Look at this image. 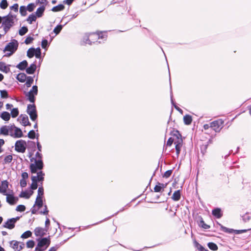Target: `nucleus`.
Instances as JSON below:
<instances>
[{"label":"nucleus","mask_w":251,"mask_h":251,"mask_svg":"<svg viewBox=\"0 0 251 251\" xmlns=\"http://www.w3.org/2000/svg\"><path fill=\"white\" fill-rule=\"evenodd\" d=\"M107 36L105 35V33H92L89 34H86L83 38V41L81 44L82 45L89 44L91 45L92 43H95L97 42L98 40L106 39Z\"/></svg>","instance_id":"obj_1"},{"label":"nucleus","mask_w":251,"mask_h":251,"mask_svg":"<svg viewBox=\"0 0 251 251\" xmlns=\"http://www.w3.org/2000/svg\"><path fill=\"white\" fill-rule=\"evenodd\" d=\"M40 151H38L36 153V159L32 158L31 161L34 160V162L30 165L29 168L32 174H35L38 171H41L43 168V162L42 160V155L40 153Z\"/></svg>","instance_id":"obj_2"},{"label":"nucleus","mask_w":251,"mask_h":251,"mask_svg":"<svg viewBox=\"0 0 251 251\" xmlns=\"http://www.w3.org/2000/svg\"><path fill=\"white\" fill-rule=\"evenodd\" d=\"M16 17L15 16L9 14L6 16L2 17L3 21L2 22V26H3L4 31V34H6L14 25V19Z\"/></svg>","instance_id":"obj_3"},{"label":"nucleus","mask_w":251,"mask_h":251,"mask_svg":"<svg viewBox=\"0 0 251 251\" xmlns=\"http://www.w3.org/2000/svg\"><path fill=\"white\" fill-rule=\"evenodd\" d=\"M36 173V176H32L31 177L32 183L30 187L32 190L36 189L38 187L37 182L43 181L44 179L45 174L42 171H38Z\"/></svg>","instance_id":"obj_4"},{"label":"nucleus","mask_w":251,"mask_h":251,"mask_svg":"<svg viewBox=\"0 0 251 251\" xmlns=\"http://www.w3.org/2000/svg\"><path fill=\"white\" fill-rule=\"evenodd\" d=\"M50 238H43L38 240V244L35 249V251H44L50 246Z\"/></svg>","instance_id":"obj_5"},{"label":"nucleus","mask_w":251,"mask_h":251,"mask_svg":"<svg viewBox=\"0 0 251 251\" xmlns=\"http://www.w3.org/2000/svg\"><path fill=\"white\" fill-rule=\"evenodd\" d=\"M18 42L16 40H13L11 42L9 43L5 47L3 51H10V53H7L5 56H10L13 53H14L18 49Z\"/></svg>","instance_id":"obj_6"},{"label":"nucleus","mask_w":251,"mask_h":251,"mask_svg":"<svg viewBox=\"0 0 251 251\" xmlns=\"http://www.w3.org/2000/svg\"><path fill=\"white\" fill-rule=\"evenodd\" d=\"M38 94V87L36 85L32 86L31 89L25 93V96L27 98V100L32 103H34L35 100V96Z\"/></svg>","instance_id":"obj_7"},{"label":"nucleus","mask_w":251,"mask_h":251,"mask_svg":"<svg viewBox=\"0 0 251 251\" xmlns=\"http://www.w3.org/2000/svg\"><path fill=\"white\" fill-rule=\"evenodd\" d=\"M27 113L31 120L35 121L37 118L36 107L34 104H28L27 107Z\"/></svg>","instance_id":"obj_8"},{"label":"nucleus","mask_w":251,"mask_h":251,"mask_svg":"<svg viewBox=\"0 0 251 251\" xmlns=\"http://www.w3.org/2000/svg\"><path fill=\"white\" fill-rule=\"evenodd\" d=\"M15 150L19 152L24 153L26 150V143L23 140H20L16 142L15 144Z\"/></svg>","instance_id":"obj_9"},{"label":"nucleus","mask_w":251,"mask_h":251,"mask_svg":"<svg viewBox=\"0 0 251 251\" xmlns=\"http://www.w3.org/2000/svg\"><path fill=\"white\" fill-rule=\"evenodd\" d=\"M9 246L14 251H21L24 248L25 244L23 242L12 240L9 242Z\"/></svg>","instance_id":"obj_10"},{"label":"nucleus","mask_w":251,"mask_h":251,"mask_svg":"<svg viewBox=\"0 0 251 251\" xmlns=\"http://www.w3.org/2000/svg\"><path fill=\"white\" fill-rule=\"evenodd\" d=\"M224 121L222 119L213 121L210 123L211 127L216 132H219L223 127Z\"/></svg>","instance_id":"obj_11"},{"label":"nucleus","mask_w":251,"mask_h":251,"mask_svg":"<svg viewBox=\"0 0 251 251\" xmlns=\"http://www.w3.org/2000/svg\"><path fill=\"white\" fill-rule=\"evenodd\" d=\"M13 128H15L13 133H9V135L11 137L18 138L23 136V134L21 129L16 126H13Z\"/></svg>","instance_id":"obj_12"},{"label":"nucleus","mask_w":251,"mask_h":251,"mask_svg":"<svg viewBox=\"0 0 251 251\" xmlns=\"http://www.w3.org/2000/svg\"><path fill=\"white\" fill-rule=\"evenodd\" d=\"M47 231V229L37 227L34 229V234L37 237H42L46 234Z\"/></svg>","instance_id":"obj_13"},{"label":"nucleus","mask_w":251,"mask_h":251,"mask_svg":"<svg viewBox=\"0 0 251 251\" xmlns=\"http://www.w3.org/2000/svg\"><path fill=\"white\" fill-rule=\"evenodd\" d=\"M8 187V182L7 180L1 182V187L0 186V193L3 195H6V191Z\"/></svg>","instance_id":"obj_14"},{"label":"nucleus","mask_w":251,"mask_h":251,"mask_svg":"<svg viewBox=\"0 0 251 251\" xmlns=\"http://www.w3.org/2000/svg\"><path fill=\"white\" fill-rule=\"evenodd\" d=\"M6 201L9 204L13 205L16 203L18 200L17 198H15L13 195L7 194L6 193Z\"/></svg>","instance_id":"obj_15"},{"label":"nucleus","mask_w":251,"mask_h":251,"mask_svg":"<svg viewBox=\"0 0 251 251\" xmlns=\"http://www.w3.org/2000/svg\"><path fill=\"white\" fill-rule=\"evenodd\" d=\"M166 186V184L158 182L154 188V191L155 192H160L164 191V188Z\"/></svg>","instance_id":"obj_16"},{"label":"nucleus","mask_w":251,"mask_h":251,"mask_svg":"<svg viewBox=\"0 0 251 251\" xmlns=\"http://www.w3.org/2000/svg\"><path fill=\"white\" fill-rule=\"evenodd\" d=\"M15 223L11 219H8L3 225V227L10 229H13L15 227Z\"/></svg>","instance_id":"obj_17"},{"label":"nucleus","mask_w":251,"mask_h":251,"mask_svg":"<svg viewBox=\"0 0 251 251\" xmlns=\"http://www.w3.org/2000/svg\"><path fill=\"white\" fill-rule=\"evenodd\" d=\"M20 118L21 121V123L24 126H26L28 125H30V123L29 122L28 118L26 115L22 116L21 115L20 117Z\"/></svg>","instance_id":"obj_18"},{"label":"nucleus","mask_w":251,"mask_h":251,"mask_svg":"<svg viewBox=\"0 0 251 251\" xmlns=\"http://www.w3.org/2000/svg\"><path fill=\"white\" fill-rule=\"evenodd\" d=\"M9 127L8 126H3L0 128V134L3 135H9Z\"/></svg>","instance_id":"obj_19"},{"label":"nucleus","mask_w":251,"mask_h":251,"mask_svg":"<svg viewBox=\"0 0 251 251\" xmlns=\"http://www.w3.org/2000/svg\"><path fill=\"white\" fill-rule=\"evenodd\" d=\"M36 69V65L34 63H32L30 66L26 68V72L28 74H33Z\"/></svg>","instance_id":"obj_20"},{"label":"nucleus","mask_w":251,"mask_h":251,"mask_svg":"<svg viewBox=\"0 0 251 251\" xmlns=\"http://www.w3.org/2000/svg\"><path fill=\"white\" fill-rule=\"evenodd\" d=\"M45 10V6L44 5H42V6L39 7L36 11V16L38 18L41 17Z\"/></svg>","instance_id":"obj_21"},{"label":"nucleus","mask_w":251,"mask_h":251,"mask_svg":"<svg viewBox=\"0 0 251 251\" xmlns=\"http://www.w3.org/2000/svg\"><path fill=\"white\" fill-rule=\"evenodd\" d=\"M27 65V62L26 60H24L18 64L16 67L21 70H24L26 68Z\"/></svg>","instance_id":"obj_22"},{"label":"nucleus","mask_w":251,"mask_h":251,"mask_svg":"<svg viewBox=\"0 0 251 251\" xmlns=\"http://www.w3.org/2000/svg\"><path fill=\"white\" fill-rule=\"evenodd\" d=\"M212 214L217 218H220L222 214L221 209L219 208H215L212 210Z\"/></svg>","instance_id":"obj_23"},{"label":"nucleus","mask_w":251,"mask_h":251,"mask_svg":"<svg viewBox=\"0 0 251 251\" xmlns=\"http://www.w3.org/2000/svg\"><path fill=\"white\" fill-rule=\"evenodd\" d=\"M172 199L175 201H178L180 199V190L176 191L172 197Z\"/></svg>","instance_id":"obj_24"},{"label":"nucleus","mask_w":251,"mask_h":251,"mask_svg":"<svg viewBox=\"0 0 251 251\" xmlns=\"http://www.w3.org/2000/svg\"><path fill=\"white\" fill-rule=\"evenodd\" d=\"M27 78V76L24 73H20L17 76V79L21 82H24Z\"/></svg>","instance_id":"obj_25"},{"label":"nucleus","mask_w":251,"mask_h":251,"mask_svg":"<svg viewBox=\"0 0 251 251\" xmlns=\"http://www.w3.org/2000/svg\"><path fill=\"white\" fill-rule=\"evenodd\" d=\"M184 123L186 125H189L191 124L192 121V117L189 115H186L183 117Z\"/></svg>","instance_id":"obj_26"},{"label":"nucleus","mask_w":251,"mask_h":251,"mask_svg":"<svg viewBox=\"0 0 251 251\" xmlns=\"http://www.w3.org/2000/svg\"><path fill=\"white\" fill-rule=\"evenodd\" d=\"M0 117L4 121H8L10 118V115L8 112H3L0 115Z\"/></svg>","instance_id":"obj_27"},{"label":"nucleus","mask_w":251,"mask_h":251,"mask_svg":"<svg viewBox=\"0 0 251 251\" xmlns=\"http://www.w3.org/2000/svg\"><path fill=\"white\" fill-rule=\"evenodd\" d=\"M35 205H37L38 206V209H39L43 206L42 198H36L34 207H35Z\"/></svg>","instance_id":"obj_28"},{"label":"nucleus","mask_w":251,"mask_h":251,"mask_svg":"<svg viewBox=\"0 0 251 251\" xmlns=\"http://www.w3.org/2000/svg\"><path fill=\"white\" fill-rule=\"evenodd\" d=\"M65 8V6L63 4H59L56 6L53 7L51 10L53 12H58L63 10Z\"/></svg>","instance_id":"obj_29"},{"label":"nucleus","mask_w":251,"mask_h":251,"mask_svg":"<svg viewBox=\"0 0 251 251\" xmlns=\"http://www.w3.org/2000/svg\"><path fill=\"white\" fill-rule=\"evenodd\" d=\"M0 70L2 72L7 73L9 71L8 68L3 62H0Z\"/></svg>","instance_id":"obj_30"},{"label":"nucleus","mask_w":251,"mask_h":251,"mask_svg":"<svg viewBox=\"0 0 251 251\" xmlns=\"http://www.w3.org/2000/svg\"><path fill=\"white\" fill-rule=\"evenodd\" d=\"M37 19V16L33 14H30L27 19V21L29 24H31L33 22H35Z\"/></svg>","instance_id":"obj_31"},{"label":"nucleus","mask_w":251,"mask_h":251,"mask_svg":"<svg viewBox=\"0 0 251 251\" xmlns=\"http://www.w3.org/2000/svg\"><path fill=\"white\" fill-rule=\"evenodd\" d=\"M33 82V78L31 76H27L26 79L25 85L27 87H30Z\"/></svg>","instance_id":"obj_32"},{"label":"nucleus","mask_w":251,"mask_h":251,"mask_svg":"<svg viewBox=\"0 0 251 251\" xmlns=\"http://www.w3.org/2000/svg\"><path fill=\"white\" fill-rule=\"evenodd\" d=\"M35 49L34 48H30L27 51V56L29 58H32L34 55Z\"/></svg>","instance_id":"obj_33"},{"label":"nucleus","mask_w":251,"mask_h":251,"mask_svg":"<svg viewBox=\"0 0 251 251\" xmlns=\"http://www.w3.org/2000/svg\"><path fill=\"white\" fill-rule=\"evenodd\" d=\"M32 235V232L29 231H26L24 233H23L21 236V237L23 239H26L30 237H31Z\"/></svg>","instance_id":"obj_34"},{"label":"nucleus","mask_w":251,"mask_h":251,"mask_svg":"<svg viewBox=\"0 0 251 251\" xmlns=\"http://www.w3.org/2000/svg\"><path fill=\"white\" fill-rule=\"evenodd\" d=\"M27 9L25 6H21L20 7V13L22 16H25L27 14Z\"/></svg>","instance_id":"obj_35"},{"label":"nucleus","mask_w":251,"mask_h":251,"mask_svg":"<svg viewBox=\"0 0 251 251\" xmlns=\"http://www.w3.org/2000/svg\"><path fill=\"white\" fill-rule=\"evenodd\" d=\"M208 247L212 251H216L218 249L217 245L214 243L210 242L208 244Z\"/></svg>","instance_id":"obj_36"},{"label":"nucleus","mask_w":251,"mask_h":251,"mask_svg":"<svg viewBox=\"0 0 251 251\" xmlns=\"http://www.w3.org/2000/svg\"><path fill=\"white\" fill-rule=\"evenodd\" d=\"M35 7H36V5H35L34 3H31L29 4L27 6V7H26V8L27 9V10L29 12H32L34 10Z\"/></svg>","instance_id":"obj_37"},{"label":"nucleus","mask_w":251,"mask_h":251,"mask_svg":"<svg viewBox=\"0 0 251 251\" xmlns=\"http://www.w3.org/2000/svg\"><path fill=\"white\" fill-rule=\"evenodd\" d=\"M28 31V29L26 27H22L19 31V33L20 35L23 36L25 35Z\"/></svg>","instance_id":"obj_38"},{"label":"nucleus","mask_w":251,"mask_h":251,"mask_svg":"<svg viewBox=\"0 0 251 251\" xmlns=\"http://www.w3.org/2000/svg\"><path fill=\"white\" fill-rule=\"evenodd\" d=\"M11 115L13 118L16 117L19 115V111L17 108H13L11 110Z\"/></svg>","instance_id":"obj_39"},{"label":"nucleus","mask_w":251,"mask_h":251,"mask_svg":"<svg viewBox=\"0 0 251 251\" xmlns=\"http://www.w3.org/2000/svg\"><path fill=\"white\" fill-rule=\"evenodd\" d=\"M12 159L13 157L12 155H8L4 157V162L5 164L9 163L12 161Z\"/></svg>","instance_id":"obj_40"},{"label":"nucleus","mask_w":251,"mask_h":251,"mask_svg":"<svg viewBox=\"0 0 251 251\" xmlns=\"http://www.w3.org/2000/svg\"><path fill=\"white\" fill-rule=\"evenodd\" d=\"M8 6V3L6 0H2L0 3V7L2 9H6Z\"/></svg>","instance_id":"obj_41"},{"label":"nucleus","mask_w":251,"mask_h":251,"mask_svg":"<svg viewBox=\"0 0 251 251\" xmlns=\"http://www.w3.org/2000/svg\"><path fill=\"white\" fill-rule=\"evenodd\" d=\"M44 195V189L42 187H40L38 190V195L36 198H42Z\"/></svg>","instance_id":"obj_42"},{"label":"nucleus","mask_w":251,"mask_h":251,"mask_svg":"<svg viewBox=\"0 0 251 251\" xmlns=\"http://www.w3.org/2000/svg\"><path fill=\"white\" fill-rule=\"evenodd\" d=\"M62 27H63V26L62 25H58L57 26H56L54 28V29L53 30V32L56 34H58L61 30Z\"/></svg>","instance_id":"obj_43"},{"label":"nucleus","mask_w":251,"mask_h":251,"mask_svg":"<svg viewBox=\"0 0 251 251\" xmlns=\"http://www.w3.org/2000/svg\"><path fill=\"white\" fill-rule=\"evenodd\" d=\"M26 247L28 248H32L35 245V242L33 240H29L26 242Z\"/></svg>","instance_id":"obj_44"},{"label":"nucleus","mask_w":251,"mask_h":251,"mask_svg":"<svg viewBox=\"0 0 251 251\" xmlns=\"http://www.w3.org/2000/svg\"><path fill=\"white\" fill-rule=\"evenodd\" d=\"M27 136L28 138H30V139H33L35 138V131L33 130H30L28 134H27Z\"/></svg>","instance_id":"obj_45"},{"label":"nucleus","mask_w":251,"mask_h":251,"mask_svg":"<svg viewBox=\"0 0 251 251\" xmlns=\"http://www.w3.org/2000/svg\"><path fill=\"white\" fill-rule=\"evenodd\" d=\"M41 54V50L39 48H38L35 49V52L34 53V55L37 58H39L40 57Z\"/></svg>","instance_id":"obj_46"},{"label":"nucleus","mask_w":251,"mask_h":251,"mask_svg":"<svg viewBox=\"0 0 251 251\" xmlns=\"http://www.w3.org/2000/svg\"><path fill=\"white\" fill-rule=\"evenodd\" d=\"M30 196V195H29L28 193L26 192H22L20 195V197L21 198H25L26 199H29Z\"/></svg>","instance_id":"obj_47"},{"label":"nucleus","mask_w":251,"mask_h":251,"mask_svg":"<svg viewBox=\"0 0 251 251\" xmlns=\"http://www.w3.org/2000/svg\"><path fill=\"white\" fill-rule=\"evenodd\" d=\"M175 137L177 139L176 140L175 139L174 143L175 145H182V139L181 138H179L177 136H175Z\"/></svg>","instance_id":"obj_48"},{"label":"nucleus","mask_w":251,"mask_h":251,"mask_svg":"<svg viewBox=\"0 0 251 251\" xmlns=\"http://www.w3.org/2000/svg\"><path fill=\"white\" fill-rule=\"evenodd\" d=\"M200 225L203 228L205 229L210 228V226L206 224L202 220L200 221Z\"/></svg>","instance_id":"obj_49"},{"label":"nucleus","mask_w":251,"mask_h":251,"mask_svg":"<svg viewBox=\"0 0 251 251\" xmlns=\"http://www.w3.org/2000/svg\"><path fill=\"white\" fill-rule=\"evenodd\" d=\"M0 96L1 98H7L8 97L7 92L6 90L0 91Z\"/></svg>","instance_id":"obj_50"},{"label":"nucleus","mask_w":251,"mask_h":251,"mask_svg":"<svg viewBox=\"0 0 251 251\" xmlns=\"http://www.w3.org/2000/svg\"><path fill=\"white\" fill-rule=\"evenodd\" d=\"M25 209V207L24 205H19L16 208V210L20 212L24 211Z\"/></svg>","instance_id":"obj_51"},{"label":"nucleus","mask_w":251,"mask_h":251,"mask_svg":"<svg viewBox=\"0 0 251 251\" xmlns=\"http://www.w3.org/2000/svg\"><path fill=\"white\" fill-rule=\"evenodd\" d=\"M181 147H182V145H178V144L176 145L175 148H176V153L177 156L180 153Z\"/></svg>","instance_id":"obj_52"},{"label":"nucleus","mask_w":251,"mask_h":251,"mask_svg":"<svg viewBox=\"0 0 251 251\" xmlns=\"http://www.w3.org/2000/svg\"><path fill=\"white\" fill-rule=\"evenodd\" d=\"M196 247L200 251H209L208 250L205 249L201 245L198 243H196Z\"/></svg>","instance_id":"obj_53"},{"label":"nucleus","mask_w":251,"mask_h":251,"mask_svg":"<svg viewBox=\"0 0 251 251\" xmlns=\"http://www.w3.org/2000/svg\"><path fill=\"white\" fill-rule=\"evenodd\" d=\"M171 101H172V104L174 106L175 108L179 112H182V110L179 108L177 106H176L175 103H174V101H173V96H172V94H171Z\"/></svg>","instance_id":"obj_54"},{"label":"nucleus","mask_w":251,"mask_h":251,"mask_svg":"<svg viewBox=\"0 0 251 251\" xmlns=\"http://www.w3.org/2000/svg\"><path fill=\"white\" fill-rule=\"evenodd\" d=\"M33 40V38L29 36V37H26V38L25 39V43L27 45V44L31 43Z\"/></svg>","instance_id":"obj_55"},{"label":"nucleus","mask_w":251,"mask_h":251,"mask_svg":"<svg viewBox=\"0 0 251 251\" xmlns=\"http://www.w3.org/2000/svg\"><path fill=\"white\" fill-rule=\"evenodd\" d=\"M172 173V170H168V171H167L163 175V177H166V178H168L169 177H170Z\"/></svg>","instance_id":"obj_56"},{"label":"nucleus","mask_w":251,"mask_h":251,"mask_svg":"<svg viewBox=\"0 0 251 251\" xmlns=\"http://www.w3.org/2000/svg\"><path fill=\"white\" fill-rule=\"evenodd\" d=\"M221 227L224 231L227 233H232V231H233L232 229H229L227 227H224L222 226H221Z\"/></svg>","instance_id":"obj_57"},{"label":"nucleus","mask_w":251,"mask_h":251,"mask_svg":"<svg viewBox=\"0 0 251 251\" xmlns=\"http://www.w3.org/2000/svg\"><path fill=\"white\" fill-rule=\"evenodd\" d=\"M175 141V139L174 138H172V137H170L167 142V146H171L172 144L173 143V142H174Z\"/></svg>","instance_id":"obj_58"},{"label":"nucleus","mask_w":251,"mask_h":251,"mask_svg":"<svg viewBox=\"0 0 251 251\" xmlns=\"http://www.w3.org/2000/svg\"><path fill=\"white\" fill-rule=\"evenodd\" d=\"M48 41L46 39L42 40V47L43 49H46L48 46Z\"/></svg>","instance_id":"obj_59"},{"label":"nucleus","mask_w":251,"mask_h":251,"mask_svg":"<svg viewBox=\"0 0 251 251\" xmlns=\"http://www.w3.org/2000/svg\"><path fill=\"white\" fill-rule=\"evenodd\" d=\"M19 5L17 3L14 4L13 5L10 7V9L14 10L15 12H17L18 10Z\"/></svg>","instance_id":"obj_60"},{"label":"nucleus","mask_w":251,"mask_h":251,"mask_svg":"<svg viewBox=\"0 0 251 251\" xmlns=\"http://www.w3.org/2000/svg\"><path fill=\"white\" fill-rule=\"evenodd\" d=\"M250 218L251 217L249 214H246L243 216V220L246 222L250 220Z\"/></svg>","instance_id":"obj_61"},{"label":"nucleus","mask_w":251,"mask_h":251,"mask_svg":"<svg viewBox=\"0 0 251 251\" xmlns=\"http://www.w3.org/2000/svg\"><path fill=\"white\" fill-rule=\"evenodd\" d=\"M20 185H21V186L22 187H25L26 185V181L25 179H22L20 180Z\"/></svg>","instance_id":"obj_62"},{"label":"nucleus","mask_w":251,"mask_h":251,"mask_svg":"<svg viewBox=\"0 0 251 251\" xmlns=\"http://www.w3.org/2000/svg\"><path fill=\"white\" fill-rule=\"evenodd\" d=\"M38 2L40 4H43V5H44L45 6L48 3L47 0H38Z\"/></svg>","instance_id":"obj_63"},{"label":"nucleus","mask_w":251,"mask_h":251,"mask_svg":"<svg viewBox=\"0 0 251 251\" xmlns=\"http://www.w3.org/2000/svg\"><path fill=\"white\" fill-rule=\"evenodd\" d=\"M22 179H25L28 178V175L26 172H24L22 174Z\"/></svg>","instance_id":"obj_64"}]
</instances>
